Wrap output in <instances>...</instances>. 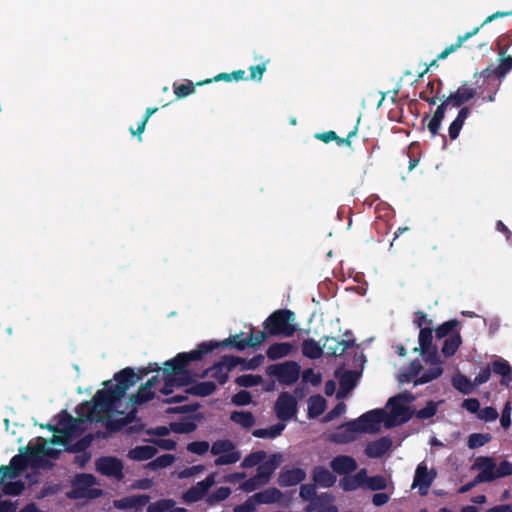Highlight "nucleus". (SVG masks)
<instances>
[{
  "instance_id": "obj_1",
  "label": "nucleus",
  "mask_w": 512,
  "mask_h": 512,
  "mask_svg": "<svg viewBox=\"0 0 512 512\" xmlns=\"http://www.w3.org/2000/svg\"><path fill=\"white\" fill-rule=\"evenodd\" d=\"M148 368H140L136 373L133 368L126 367L114 374L113 379L103 382L104 388L98 390L91 401H83L77 408L76 413L81 421H102V413L113 412L117 403L125 396L128 389L134 386L144 376L152 371H158L155 363Z\"/></svg>"
},
{
  "instance_id": "obj_2",
  "label": "nucleus",
  "mask_w": 512,
  "mask_h": 512,
  "mask_svg": "<svg viewBox=\"0 0 512 512\" xmlns=\"http://www.w3.org/2000/svg\"><path fill=\"white\" fill-rule=\"evenodd\" d=\"M217 348L213 341L202 342L195 350L178 353L174 358L164 363V368H169L170 378L176 387H185L193 382L191 372L187 365L192 361H200L204 355Z\"/></svg>"
},
{
  "instance_id": "obj_3",
  "label": "nucleus",
  "mask_w": 512,
  "mask_h": 512,
  "mask_svg": "<svg viewBox=\"0 0 512 512\" xmlns=\"http://www.w3.org/2000/svg\"><path fill=\"white\" fill-rule=\"evenodd\" d=\"M414 400L415 396L407 391L391 397L387 403L390 407V418L385 421V427L390 428L408 422L413 417L414 411L405 404Z\"/></svg>"
},
{
  "instance_id": "obj_4",
  "label": "nucleus",
  "mask_w": 512,
  "mask_h": 512,
  "mask_svg": "<svg viewBox=\"0 0 512 512\" xmlns=\"http://www.w3.org/2000/svg\"><path fill=\"white\" fill-rule=\"evenodd\" d=\"M294 320V313L288 309H279L271 313L263 323L264 329L268 330L270 336L283 335L291 337L296 327L291 322Z\"/></svg>"
},
{
  "instance_id": "obj_5",
  "label": "nucleus",
  "mask_w": 512,
  "mask_h": 512,
  "mask_svg": "<svg viewBox=\"0 0 512 512\" xmlns=\"http://www.w3.org/2000/svg\"><path fill=\"white\" fill-rule=\"evenodd\" d=\"M96 477L92 474H79L73 481L72 490L68 493L71 499H95L102 495V490L93 488Z\"/></svg>"
},
{
  "instance_id": "obj_6",
  "label": "nucleus",
  "mask_w": 512,
  "mask_h": 512,
  "mask_svg": "<svg viewBox=\"0 0 512 512\" xmlns=\"http://www.w3.org/2000/svg\"><path fill=\"white\" fill-rule=\"evenodd\" d=\"M267 374L275 377L281 384L292 385L299 379L300 366L294 361L272 364L267 367Z\"/></svg>"
},
{
  "instance_id": "obj_7",
  "label": "nucleus",
  "mask_w": 512,
  "mask_h": 512,
  "mask_svg": "<svg viewBox=\"0 0 512 512\" xmlns=\"http://www.w3.org/2000/svg\"><path fill=\"white\" fill-rule=\"evenodd\" d=\"M213 455H218L214 464L216 466L230 465L241 459L240 451L235 449V444L228 439L215 441L210 449Z\"/></svg>"
},
{
  "instance_id": "obj_8",
  "label": "nucleus",
  "mask_w": 512,
  "mask_h": 512,
  "mask_svg": "<svg viewBox=\"0 0 512 512\" xmlns=\"http://www.w3.org/2000/svg\"><path fill=\"white\" fill-rule=\"evenodd\" d=\"M268 336H270L268 330L260 331L251 326L249 336L246 339H242L241 341L223 340L213 342L217 345V348L232 347L238 351H243L247 347H258L268 338Z\"/></svg>"
},
{
  "instance_id": "obj_9",
  "label": "nucleus",
  "mask_w": 512,
  "mask_h": 512,
  "mask_svg": "<svg viewBox=\"0 0 512 512\" xmlns=\"http://www.w3.org/2000/svg\"><path fill=\"white\" fill-rule=\"evenodd\" d=\"M274 411L280 421H289L297 413V400L290 393L281 392L275 402Z\"/></svg>"
},
{
  "instance_id": "obj_10",
  "label": "nucleus",
  "mask_w": 512,
  "mask_h": 512,
  "mask_svg": "<svg viewBox=\"0 0 512 512\" xmlns=\"http://www.w3.org/2000/svg\"><path fill=\"white\" fill-rule=\"evenodd\" d=\"M96 470L107 477H113L118 481L124 479L123 462L113 456H102L96 460Z\"/></svg>"
},
{
  "instance_id": "obj_11",
  "label": "nucleus",
  "mask_w": 512,
  "mask_h": 512,
  "mask_svg": "<svg viewBox=\"0 0 512 512\" xmlns=\"http://www.w3.org/2000/svg\"><path fill=\"white\" fill-rule=\"evenodd\" d=\"M385 415L384 410L374 409L362 414L355 421L358 422L362 433H373L379 430L380 423L384 421Z\"/></svg>"
},
{
  "instance_id": "obj_12",
  "label": "nucleus",
  "mask_w": 512,
  "mask_h": 512,
  "mask_svg": "<svg viewBox=\"0 0 512 512\" xmlns=\"http://www.w3.org/2000/svg\"><path fill=\"white\" fill-rule=\"evenodd\" d=\"M362 433L358 422L351 420L344 424H341L337 430L333 433L331 439L337 444H347L355 441L358 435Z\"/></svg>"
},
{
  "instance_id": "obj_13",
  "label": "nucleus",
  "mask_w": 512,
  "mask_h": 512,
  "mask_svg": "<svg viewBox=\"0 0 512 512\" xmlns=\"http://www.w3.org/2000/svg\"><path fill=\"white\" fill-rule=\"evenodd\" d=\"M435 477L436 472H429L427 465L424 462H422L416 468L412 488L418 487L419 494L421 496H424L427 494L428 489L432 485Z\"/></svg>"
},
{
  "instance_id": "obj_14",
  "label": "nucleus",
  "mask_w": 512,
  "mask_h": 512,
  "mask_svg": "<svg viewBox=\"0 0 512 512\" xmlns=\"http://www.w3.org/2000/svg\"><path fill=\"white\" fill-rule=\"evenodd\" d=\"M112 412L110 413H102L101 416L103 417V420L100 421L101 423H104L106 429L110 432H118L121 431L124 427L129 425L130 423L134 422L137 417V409L133 408L130 410L124 417L120 418H112L110 416Z\"/></svg>"
},
{
  "instance_id": "obj_15",
  "label": "nucleus",
  "mask_w": 512,
  "mask_h": 512,
  "mask_svg": "<svg viewBox=\"0 0 512 512\" xmlns=\"http://www.w3.org/2000/svg\"><path fill=\"white\" fill-rule=\"evenodd\" d=\"M496 463L492 457L479 456L473 465V469H478L477 481L492 482L495 480Z\"/></svg>"
},
{
  "instance_id": "obj_16",
  "label": "nucleus",
  "mask_w": 512,
  "mask_h": 512,
  "mask_svg": "<svg viewBox=\"0 0 512 512\" xmlns=\"http://www.w3.org/2000/svg\"><path fill=\"white\" fill-rule=\"evenodd\" d=\"M150 501V497L146 494L130 495L114 500V507L118 510L135 509L142 510Z\"/></svg>"
},
{
  "instance_id": "obj_17",
  "label": "nucleus",
  "mask_w": 512,
  "mask_h": 512,
  "mask_svg": "<svg viewBox=\"0 0 512 512\" xmlns=\"http://www.w3.org/2000/svg\"><path fill=\"white\" fill-rule=\"evenodd\" d=\"M477 94L476 88L468 85L467 82L463 83L455 92L447 96V100L453 107H464L468 101L473 99Z\"/></svg>"
},
{
  "instance_id": "obj_18",
  "label": "nucleus",
  "mask_w": 512,
  "mask_h": 512,
  "mask_svg": "<svg viewBox=\"0 0 512 512\" xmlns=\"http://www.w3.org/2000/svg\"><path fill=\"white\" fill-rule=\"evenodd\" d=\"M30 448L31 445H28L25 449L24 455L17 454L11 458L10 464L8 466L11 468L12 477H18L19 475H21L22 472H24L27 469L29 464L31 466L37 467L35 458H31L29 456Z\"/></svg>"
},
{
  "instance_id": "obj_19",
  "label": "nucleus",
  "mask_w": 512,
  "mask_h": 512,
  "mask_svg": "<svg viewBox=\"0 0 512 512\" xmlns=\"http://www.w3.org/2000/svg\"><path fill=\"white\" fill-rule=\"evenodd\" d=\"M330 467L333 472L346 476L354 472L358 465L352 456L338 455L331 460Z\"/></svg>"
},
{
  "instance_id": "obj_20",
  "label": "nucleus",
  "mask_w": 512,
  "mask_h": 512,
  "mask_svg": "<svg viewBox=\"0 0 512 512\" xmlns=\"http://www.w3.org/2000/svg\"><path fill=\"white\" fill-rule=\"evenodd\" d=\"M356 345L354 339L338 340L335 337H325L323 347L327 349L328 356H341L347 349Z\"/></svg>"
},
{
  "instance_id": "obj_21",
  "label": "nucleus",
  "mask_w": 512,
  "mask_h": 512,
  "mask_svg": "<svg viewBox=\"0 0 512 512\" xmlns=\"http://www.w3.org/2000/svg\"><path fill=\"white\" fill-rule=\"evenodd\" d=\"M391 447L392 440L388 436H383L368 443L364 452L369 458H381L391 449Z\"/></svg>"
},
{
  "instance_id": "obj_22",
  "label": "nucleus",
  "mask_w": 512,
  "mask_h": 512,
  "mask_svg": "<svg viewBox=\"0 0 512 512\" xmlns=\"http://www.w3.org/2000/svg\"><path fill=\"white\" fill-rule=\"evenodd\" d=\"M306 478V472L302 468L282 470L278 476V484L281 487L295 486Z\"/></svg>"
},
{
  "instance_id": "obj_23",
  "label": "nucleus",
  "mask_w": 512,
  "mask_h": 512,
  "mask_svg": "<svg viewBox=\"0 0 512 512\" xmlns=\"http://www.w3.org/2000/svg\"><path fill=\"white\" fill-rule=\"evenodd\" d=\"M281 457V454H272L268 460L263 461L257 467L256 475L262 480V483H269L272 474L280 464Z\"/></svg>"
},
{
  "instance_id": "obj_24",
  "label": "nucleus",
  "mask_w": 512,
  "mask_h": 512,
  "mask_svg": "<svg viewBox=\"0 0 512 512\" xmlns=\"http://www.w3.org/2000/svg\"><path fill=\"white\" fill-rule=\"evenodd\" d=\"M366 469H360L354 475H346L340 479L339 486L346 492L354 491L365 486Z\"/></svg>"
},
{
  "instance_id": "obj_25",
  "label": "nucleus",
  "mask_w": 512,
  "mask_h": 512,
  "mask_svg": "<svg viewBox=\"0 0 512 512\" xmlns=\"http://www.w3.org/2000/svg\"><path fill=\"white\" fill-rule=\"evenodd\" d=\"M314 484L319 487L329 488L336 482V476L323 466H316L312 471Z\"/></svg>"
},
{
  "instance_id": "obj_26",
  "label": "nucleus",
  "mask_w": 512,
  "mask_h": 512,
  "mask_svg": "<svg viewBox=\"0 0 512 512\" xmlns=\"http://www.w3.org/2000/svg\"><path fill=\"white\" fill-rule=\"evenodd\" d=\"M60 455V451L47 447L45 442L39 443L36 446H31L29 456L35 458L37 467L41 465L42 457L46 456L52 459H57Z\"/></svg>"
},
{
  "instance_id": "obj_27",
  "label": "nucleus",
  "mask_w": 512,
  "mask_h": 512,
  "mask_svg": "<svg viewBox=\"0 0 512 512\" xmlns=\"http://www.w3.org/2000/svg\"><path fill=\"white\" fill-rule=\"evenodd\" d=\"M281 497H282V492L275 487L265 489L263 491L255 493L254 495L251 496V498L255 504L276 503V502L280 501Z\"/></svg>"
},
{
  "instance_id": "obj_28",
  "label": "nucleus",
  "mask_w": 512,
  "mask_h": 512,
  "mask_svg": "<svg viewBox=\"0 0 512 512\" xmlns=\"http://www.w3.org/2000/svg\"><path fill=\"white\" fill-rule=\"evenodd\" d=\"M495 374L500 375L502 377L500 383L501 385L508 386L512 381V368L510 364L503 359H497L492 362L490 368Z\"/></svg>"
},
{
  "instance_id": "obj_29",
  "label": "nucleus",
  "mask_w": 512,
  "mask_h": 512,
  "mask_svg": "<svg viewBox=\"0 0 512 512\" xmlns=\"http://www.w3.org/2000/svg\"><path fill=\"white\" fill-rule=\"evenodd\" d=\"M470 115V108L464 106L460 108L457 117L452 121L449 126L448 133L451 140H455L458 138L460 131L465 123V120Z\"/></svg>"
},
{
  "instance_id": "obj_30",
  "label": "nucleus",
  "mask_w": 512,
  "mask_h": 512,
  "mask_svg": "<svg viewBox=\"0 0 512 512\" xmlns=\"http://www.w3.org/2000/svg\"><path fill=\"white\" fill-rule=\"evenodd\" d=\"M293 349L294 345L289 342L274 343L269 346L266 355L270 360H278L288 356Z\"/></svg>"
},
{
  "instance_id": "obj_31",
  "label": "nucleus",
  "mask_w": 512,
  "mask_h": 512,
  "mask_svg": "<svg viewBox=\"0 0 512 512\" xmlns=\"http://www.w3.org/2000/svg\"><path fill=\"white\" fill-rule=\"evenodd\" d=\"M158 450L151 445L136 446L128 453V457L134 461H146L152 459Z\"/></svg>"
},
{
  "instance_id": "obj_32",
  "label": "nucleus",
  "mask_w": 512,
  "mask_h": 512,
  "mask_svg": "<svg viewBox=\"0 0 512 512\" xmlns=\"http://www.w3.org/2000/svg\"><path fill=\"white\" fill-rule=\"evenodd\" d=\"M334 501L335 498L331 493H321L316 495V497L306 505L305 512H312L316 509L335 506Z\"/></svg>"
},
{
  "instance_id": "obj_33",
  "label": "nucleus",
  "mask_w": 512,
  "mask_h": 512,
  "mask_svg": "<svg viewBox=\"0 0 512 512\" xmlns=\"http://www.w3.org/2000/svg\"><path fill=\"white\" fill-rule=\"evenodd\" d=\"M326 409V400L320 394L313 395L308 399V418L315 419L323 414Z\"/></svg>"
},
{
  "instance_id": "obj_34",
  "label": "nucleus",
  "mask_w": 512,
  "mask_h": 512,
  "mask_svg": "<svg viewBox=\"0 0 512 512\" xmlns=\"http://www.w3.org/2000/svg\"><path fill=\"white\" fill-rule=\"evenodd\" d=\"M230 420L247 430L253 427L256 422L253 413L250 411H233L230 414Z\"/></svg>"
},
{
  "instance_id": "obj_35",
  "label": "nucleus",
  "mask_w": 512,
  "mask_h": 512,
  "mask_svg": "<svg viewBox=\"0 0 512 512\" xmlns=\"http://www.w3.org/2000/svg\"><path fill=\"white\" fill-rule=\"evenodd\" d=\"M323 348L312 338L305 339L302 342V354L309 359H318L323 354Z\"/></svg>"
},
{
  "instance_id": "obj_36",
  "label": "nucleus",
  "mask_w": 512,
  "mask_h": 512,
  "mask_svg": "<svg viewBox=\"0 0 512 512\" xmlns=\"http://www.w3.org/2000/svg\"><path fill=\"white\" fill-rule=\"evenodd\" d=\"M461 344L462 338L460 332H455L454 334L450 335L445 339L441 349L442 354L445 357L453 356L457 352Z\"/></svg>"
},
{
  "instance_id": "obj_37",
  "label": "nucleus",
  "mask_w": 512,
  "mask_h": 512,
  "mask_svg": "<svg viewBox=\"0 0 512 512\" xmlns=\"http://www.w3.org/2000/svg\"><path fill=\"white\" fill-rule=\"evenodd\" d=\"M216 389L217 386L213 381H204L191 386L186 390V393L194 396L206 397L214 393Z\"/></svg>"
},
{
  "instance_id": "obj_38",
  "label": "nucleus",
  "mask_w": 512,
  "mask_h": 512,
  "mask_svg": "<svg viewBox=\"0 0 512 512\" xmlns=\"http://www.w3.org/2000/svg\"><path fill=\"white\" fill-rule=\"evenodd\" d=\"M442 373L443 368L441 366V361L437 360L436 365L431 366L426 372H424L417 379L414 380V385L417 386L429 383L440 377Z\"/></svg>"
},
{
  "instance_id": "obj_39",
  "label": "nucleus",
  "mask_w": 512,
  "mask_h": 512,
  "mask_svg": "<svg viewBox=\"0 0 512 512\" xmlns=\"http://www.w3.org/2000/svg\"><path fill=\"white\" fill-rule=\"evenodd\" d=\"M285 427L286 425L284 423H277L270 426L269 428L254 429L252 431V435L256 438L274 439L282 434Z\"/></svg>"
},
{
  "instance_id": "obj_40",
  "label": "nucleus",
  "mask_w": 512,
  "mask_h": 512,
  "mask_svg": "<svg viewBox=\"0 0 512 512\" xmlns=\"http://www.w3.org/2000/svg\"><path fill=\"white\" fill-rule=\"evenodd\" d=\"M356 381L357 373L355 371H345L339 378L340 390L337 396L340 397L341 394L350 392L356 386Z\"/></svg>"
},
{
  "instance_id": "obj_41",
  "label": "nucleus",
  "mask_w": 512,
  "mask_h": 512,
  "mask_svg": "<svg viewBox=\"0 0 512 512\" xmlns=\"http://www.w3.org/2000/svg\"><path fill=\"white\" fill-rule=\"evenodd\" d=\"M479 27H476L475 29H473L471 32H467L465 33L464 35H460L458 36L457 38V41L456 43L454 44H451L449 45L448 47H446L438 56H437V59L438 60H444L446 59L451 53L455 52L458 48H460L463 43L468 40L469 38H471L472 36H474L475 34H477V32L479 31Z\"/></svg>"
},
{
  "instance_id": "obj_42",
  "label": "nucleus",
  "mask_w": 512,
  "mask_h": 512,
  "mask_svg": "<svg viewBox=\"0 0 512 512\" xmlns=\"http://www.w3.org/2000/svg\"><path fill=\"white\" fill-rule=\"evenodd\" d=\"M452 385L456 390L464 395L471 394L475 386L474 382L472 383L467 376L461 373L452 377Z\"/></svg>"
},
{
  "instance_id": "obj_43",
  "label": "nucleus",
  "mask_w": 512,
  "mask_h": 512,
  "mask_svg": "<svg viewBox=\"0 0 512 512\" xmlns=\"http://www.w3.org/2000/svg\"><path fill=\"white\" fill-rule=\"evenodd\" d=\"M460 322L457 319L448 320L435 329L436 338L442 339L448 337L455 332H459Z\"/></svg>"
},
{
  "instance_id": "obj_44",
  "label": "nucleus",
  "mask_w": 512,
  "mask_h": 512,
  "mask_svg": "<svg viewBox=\"0 0 512 512\" xmlns=\"http://www.w3.org/2000/svg\"><path fill=\"white\" fill-rule=\"evenodd\" d=\"M423 367L419 360H413L408 367L401 373L400 381L401 382H411L419 377Z\"/></svg>"
},
{
  "instance_id": "obj_45",
  "label": "nucleus",
  "mask_w": 512,
  "mask_h": 512,
  "mask_svg": "<svg viewBox=\"0 0 512 512\" xmlns=\"http://www.w3.org/2000/svg\"><path fill=\"white\" fill-rule=\"evenodd\" d=\"M94 437L92 434H87L77 440L75 443L66 444L65 451L70 453H84L90 447Z\"/></svg>"
},
{
  "instance_id": "obj_46",
  "label": "nucleus",
  "mask_w": 512,
  "mask_h": 512,
  "mask_svg": "<svg viewBox=\"0 0 512 512\" xmlns=\"http://www.w3.org/2000/svg\"><path fill=\"white\" fill-rule=\"evenodd\" d=\"M153 398L154 392L142 384L137 392L130 396L129 400L133 405H142L152 400Z\"/></svg>"
},
{
  "instance_id": "obj_47",
  "label": "nucleus",
  "mask_w": 512,
  "mask_h": 512,
  "mask_svg": "<svg viewBox=\"0 0 512 512\" xmlns=\"http://www.w3.org/2000/svg\"><path fill=\"white\" fill-rule=\"evenodd\" d=\"M432 334L433 329L431 327H424L420 329L418 341L420 345L419 350L421 354H425L426 352L429 351L433 340Z\"/></svg>"
},
{
  "instance_id": "obj_48",
  "label": "nucleus",
  "mask_w": 512,
  "mask_h": 512,
  "mask_svg": "<svg viewBox=\"0 0 512 512\" xmlns=\"http://www.w3.org/2000/svg\"><path fill=\"white\" fill-rule=\"evenodd\" d=\"M267 457V454L263 450L255 451L248 454L241 462L242 468H252L259 466Z\"/></svg>"
},
{
  "instance_id": "obj_49",
  "label": "nucleus",
  "mask_w": 512,
  "mask_h": 512,
  "mask_svg": "<svg viewBox=\"0 0 512 512\" xmlns=\"http://www.w3.org/2000/svg\"><path fill=\"white\" fill-rule=\"evenodd\" d=\"M175 461V456L172 454H163L153 459L147 464V468L156 471L158 469L166 468L172 465Z\"/></svg>"
},
{
  "instance_id": "obj_50",
  "label": "nucleus",
  "mask_w": 512,
  "mask_h": 512,
  "mask_svg": "<svg viewBox=\"0 0 512 512\" xmlns=\"http://www.w3.org/2000/svg\"><path fill=\"white\" fill-rule=\"evenodd\" d=\"M58 425L62 427V429H60V432L68 434L74 430L76 426V419L66 410H63L59 414Z\"/></svg>"
},
{
  "instance_id": "obj_51",
  "label": "nucleus",
  "mask_w": 512,
  "mask_h": 512,
  "mask_svg": "<svg viewBox=\"0 0 512 512\" xmlns=\"http://www.w3.org/2000/svg\"><path fill=\"white\" fill-rule=\"evenodd\" d=\"M365 487L371 491H380L387 488V479L383 475L369 477L366 474Z\"/></svg>"
},
{
  "instance_id": "obj_52",
  "label": "nucleus",
  "mask_w": 512,
  "mask_h": 512,
  "mask_svg": "<svg viewBox=\"0 0 512 512\" xmlns=\"http://www.w3.org/2000/svg\"><path fill=\"white\" fill-rule=\"evenodd\" d=\"M231 494V489L229 487H219L214 492L209 494L206 498V502L209 505H215L227 499Z\"/></svg>"
},
{
  "instance_id": "obj_53",
  "label": "nucleus",
  "mask_w": 512,
  "mask_h": 512,
  "mask_svg": "<svg viewBox=\"0 0 512 512\" xmlns=\"http://www.w3.org/2000/svg\"><path fill=\"white\" fill-rule=\"evenodd\" d=\"M491 438L489 433H472L468 437L467 445L470 449H476L487 444Z\"/></svg>"
},
{
  "instance_id": "obj_54",
  "label": "nucleus",
  "mask_w": 512,
  "mask_h": 512,
  "mask_svg": "<svg viewBox=\"0 0 512 512\" xmlns=\"http://www.w3.org/2000/svg\"><path fill=\"white\" fill-rule=\"evenodd\" d=\"M196 428L197 424L191 420L170 423L171 431L177 434H188L195 431Z\"/></svg>"
},
{
  "instance_id": "obj_55",
  "label": "nucleus",
  "mask_w": 512,
  "mask_h": 512,
  "mask_svg": "<svg viewBox=\"0 0 512 512\" xmlns=\"http://www.w3.org/2000/svg\"><path fill=\"white\" fill-rule=\"evenodd\" d=\"M210 372V376L216 379L219 384L224 385L228 381V373L227 371L220 365V363H215L212 367L205 371L202 376H205Z\"/></svg>"
},
{
  "instance_id": "obj_56",
  "label": "nucleus",
  "mask_w": 512,
  "mask_h": 512,
  "mask_svg": "<svg viewBox=\"0 0 512 512\" xmlns=\"http://www.w3.org/2000/svg\"><path fill=\"white\" fill-rule=\"evenodd\" d=\"M262 382V377L260 375H252V374H244L238 376L235 380V383L240 387H253L257 386Z\"/></svg>"
},
{
  "instance_id": "obj_57",
  "label": "nucleus",
  "mask_w": 512,
  "mask_h": 512,
  "mask_svg": "<svg viewBox=\"0 0 512 512\" xmlns=\"http://www.w3.org/2000/svg\"><path fill=\"white\" fill-rule=\"evenodd\" d=\"M512 69V56L502 58L500 64L494 68V76L499 80L503 79Z\"/></svg>"
},
{
  "instance_id": "obj_58",
  "label": "nucleus",
  "mask_w": 512,
  "mask_h": 512,
  "mask_svg": "<svg viewBox=\"0 0 512 512\" xmlns=\"http://www.w3.org/2000/svg\"><path fill=\"white\" fill-rule=\"evenodd\" d=\"M512 69V56L502 58L500 64L494 68V76L499 80L503 79Z\"/></svg>"
},
{
  "instance_id": "obj_59",
  "label": "nucleus",
  "mask_w": 512,
  "mask_h": 512,
  "mask_svg": "<svg viewBox=\"0 0 512 512\" xmlns=\"http://www.w3.org/2000/svg\"><path fill=\"white\" fill-rule=\"evenodd\" d=\"M218 363H220V365L228 373L229 371L236 368L239 364L245 363V360L238 356L224 355Z\"/></svg>"
},
{
  "instance_id": "obj_60",
  "label": "nucleus",
  "mask_w": 512,
  "mask_h": 512,
  "mask_svg": "<svg viewBox=\"0 0 512 512\" xmlns=\"http://www.w3.org/2000/svg\"><path fill=\"white\" fill-rule=\"evenodd\" d=\"M24 489H25L24 482L21 480H18V481L7 482L3 487V492L7 495L18 496V495L22 494Z\"/></svg>"
},
{
  "instance_id": "obj_61",
  "label": "nucleus",
  "mask_w": 512,
  "mask_h": 512,
  "mask_svg": "<svg viewBox=\"0 0 512 512\" xmlns=\"http://www.w3.org/2000/svg\"><path fill=\"white\" fill-rule=\"evenodd\" d=\"M437 413V404L434 401H428L426 406L416 411L415 416L419 419H429Z\"/></svg>"
},
{
  "instance_id": "obj_62",
  "label": "nucleus",
  "mask_w": 512,
  "mask_h": 512,
  "mask_svg": "<svg viewBox=\"0 0 512 512\" xmlns=\"http://www.w3.org/2000/svg\"><path fill=\"white\" fill-rule=\"evenodd\" d=\"M195 86L192 82L186 84H174V94L178 99L187 97L194 93Z\"/></svg>"
},
{
  "instance_id": "obj_63",
  "label": "nucleus",
  "mask_w": 512,
  "mask_h": 512,
  "mask_svg": "<svg viewBox=\"0 0 512 512\" xmlns=\"http://www.w3.org/2000/svg\"><path fill=\"white\" fill-rule=\"evenodd\" d=\"M171 504H174L171 499L158 500L148 505L147 512H167L171 508Z\"/></svg>"
},
{
  "instance_id": "obj_64",
  "label": "nucleus",
  "mask_w": 512,
  "mask_h": 512,
  "mask_svg": "<svg viewBox=\"0 0 512 512\" xmlns=\"http://www.w3.org/2000/svg\"><path fill=\"white\" fill-rule=\"evenodd\" d=\"M267 483H262V480L258 478L257 475L245 480L241 485L240 489L245 492H253L260 488L261 486L266 485Z\"/></svg>"
}]
</instances>
